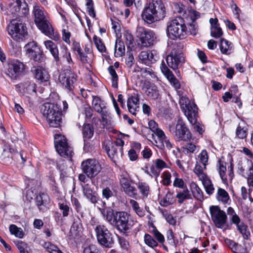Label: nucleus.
<instances>
[{
  "label": "nucleus",
  "mask_w": 253,
  "mask_h": 253,
  "mask_svg": "<svg viewBox=\"0 0 253 253\" xmlns=\"http://www.w3.org/2000/svg\"><path fill=\"white\" fill-rule=\"evenodd\" d=\"M103 218L121 233L125 234L131 229L134 224L130 215L125 211H115L110 207L99 209Z\"/></svg>",
  "instance_id": "nucleus-1"
},
{
  "label": "nucleus",
  "mask_w": 253,
  "mask_h": 253,
  "mask_svg": "<svg viewBox=\"0 0 253 253\" xmlns=\"http://www.w3.org/2000/svg\"><path fill=\"white\" fill-rule=\"evenodd\" d=\"M197 26L194 22L187 26L184 19L178 16L170 20L167 24V34L172 40L185 39L188 35H196Z\"/></svg>",
  "instance_id": "nucleus-2"
},
{
  "label": "nucleus",
  "mask_w": 253,
  "mask_h": 253,
  "mask_svg": "<svg viewBox=\"0 0 253 253\" xmlns=\"http://www.w3.org/2000/svg\"><path fill=\"white\" fill-rule=\"evenodd\" d=\"M166 9L162 0H150L141 13L142 20L148 24L163 20L166 16Z\"/></svg>",
  "instance_id": "nucleus-3"
},
{
  "label": "nucleus",
  "mask_w": 253,
  "mask_h": 253,
  "mask_svg": "<svg viewBox=\"0 0 253 253\" xmlns=\"http://www.w3.org/2000/svg\"><path fill=\"white\" fill-rule=\"evenodd\" d=\"M41 112L51 127H57L62 122V112L56 104L45 103L41 107Z\"/></svg>",
  "instance_id": "nucleus-4"
},
{
  "label": "nucleus",
  "mask_w": 253,
  "mask_h": 253,
  "mask_svg": "<svg viewBox=\"0 0 253 253\" xmlns=\"http://www.w3.org/2000/svg\"><path fill=\"white\" fill-rule=\"evenodd\" d=\"M9 35L18 42L22 41L27 36L28 32L26 25L16 20H12L7 27Z\"/></svg>",
  "instance_id": "nucleus-5"
},
{
  "label": "nucleus",
  "mask_w": 253,
  "mask_h": 253,
  "mask_svg": "<svg viewBox=\"0 0 253 253\" xmlns=\"http://www.w3.org/2000/svg\"><path fill=\"white\" fill-rule=\"evenodd\" d=\"M125 143L121 139H117L112 142L109 140H105L102 143V147L105 149L107 155L111 159L122 157L123 155V148Z\"/></svg>",
  "instance_id": "nucleus-6"
},
{
  "label": "nucleus",
  "mask_w": 253,
  "mask_h": 253,
  "mask_svg": "<svg viewBox=\"0 0 253 253\" xmlns=\"http://www.w3.org/2000/svg\"><path fill=\"white\" fill-rule=\"evenodd\" d=\"M25 55L34 62L38 63L43 62L45 56L41 47L35 41L28 42L24 47Z\"/></svg>",
  "instance_id": "nucleus-7"
},
{
  "label": "nucleus",
  "mask_w": 253,
  "mask_h": 253,
  "mask_svg": "<svg viewBox=\"0 0 253 253\" xmlns=\"http://www.w3.org/2000/svg\"><path fill=\"white\" fill-rule=\"evenodd\" d=\"M54 145L56 151L61 157L71 158L73 154V149L67 143L65 136L60 134H55Z\"/></svg>",
  "instance_id": "nucleus-8"
},
{
  "label": "nucleus",
  "mask_w": 253,
  "mask_h": 253,
  "mask_svg": "<svg viewBox=\"0 0 253 253\" xmlns=\"http://www.w3.org/2000/svg\"><path fill=\"white\" fill-rule=\"evenodd\" d=\"M81 169L87 177L92 179L101 170L102 167L98 161L94 159H87L81 164Z\"/></svg>",
  "instance_id": "nucleus-9"
},
{
  "label": "nucleus",
  "mask_w": 253,
  "mask_h": 253,
  "mask_svg": "<svg viewBox=\"0 0 253 253\" xmlns=\"http://www.w3.org/2000/svg\"><path fill=\"white\" fill-rule=\"evenodd\" d=\"M95 231L98 243L105 247L111 248L114 244L112 234L104 225H98L95 227Z\"/></svg>",
  "instance_id": "nucleus-10"
},
{
  "label": "nucleus",
  "mask_w": 253,
  "mask_h": 253,
  "mask_svg": "<svg viewBox=\"0 0 253 253\" xmlns=\"http://www.w3.org/2000/svg\"><path fill=\"white\" fill-rule=\"evenodd\" d=\"M77 77L75 73L72 72L70 69H67L60 73L58 81L68 91L73 93Z\"/></svg>",
  "instance_id": "nucleus-11"
},
{
  "label": "nucleus",
  "mask_w": 253,
  "mask_h": 253,
  "mask_svg": "<svg viewBox=\"0 0 253 253\" xmlns=\"http://www.w3.org/2000/svg\"><path fill=\"white\" fill-rule=\"evenodd\" d=\"M25 67V65L18 60H11L8 64L6 74L11 79L16 80L24 75Z\"/></svg>",
  "instance_id": "nucleus-12"
},
{
  "label": "nucleus",
  "mask_w": 253,
  "mask_h": 253,
  "mask_svg": "<svg viewBox=\"0 0 253 253\" xmlns=\"http://www.w3.org/2000/svg\"><path fill=\"white\" fill-rule=\"evenodd\" d=\"M174 137L177 141H188L192 138L191 133L184 122L180 119L177 120L175 126Z\"/></svg>",
  "instance_id": "nucleus-13"
},
{
  "label": "nucleus",
  "mask_w": 253,
  "mask_h": 253,
  "mask_svg": "<svg viewBox=\"0 0 253 253\" xmlns=\"http://www.w3.org/2000/svg\"><path fill=\"white\" fill-rule=\"evenodd\" d=\"M210 211L212 221L218 228H223L227 221L225 212L220 209L217 206H211Z\"/></svg>",
  "instance_id": "nucleus-14"
},
{
  "label": "nucleus",
  "mask_w": 253,
  "mask_h": 253,
  "mask_svg": "<svg viewBox=\"0 0 253 253\" xmlns=\"http://www.w3.org/2000/svg\"><path fill=\"white\" fill-rule=\"evenodd\" d=\"M136 36L139 38L143 46L148 47L153 44L154 33L153 31L146 30L143 27H138L136 29Z\"/></svg>",
  "instance_id": "nucleus-15"
},
{
  "label": "nucleus",
  "mask_w": 253,
  "mask_h": 253,
  "mask_svg": "<svg viewBox=\"0 0 253 253\" xmlns=\"http://www.w3.org/2000/svg\"><path fill=\"white\" fill-rule=\"evenodd\" d=\"M8 9L13 14L19 16H25L29 12L28 4L24 0H16L10 3Z\"/></svg>",
  "instance_id": "nucleus-16"
},
{
  "label": "nucleus",
  "mask_w": 253,
  "mask_h": 253,
  "mask_svg": "<svg viewBox=\"0 0 253 253\" xmlns=\"http://www.w3.org/2000/svg\"><path fill=\"white\" fill-rule=\"evenodd\" d=\"M184 61L183 54L175 52H171L166 58L168 66L173 70L177 69L184 62Z\"/></svg>",
  "instance_id": "nucleus-17"
},
{
  "label": "nucleus",
  "mask_w": 253,
  "mask_h": 253,
  "mask_svg": "<svg viewBox=\"0 0 253 253\" xmlns=\"http://www.w3.org/2000/svg\"><path fill=\"white\" fill-rule=\"evenodd\" d=\"M138 58L142 63L149 65L158 60L159 56L156 50H146L140 52Z\"/></svg>",
  "instance_id": "nucleus-18"
},
{
  "label": "nucleus",
  "mask_w": 253,
  "mask_h": 253,
  "mask_svg": "<svg viewBox=\"0 0 253 253\" xmlns=\"http://www.w3.org/2000/svg\"><path fill=\"white\" fill-rule=\"evenodd\" d=\"M16 89L23 95L36 94V84L31 82L27 81L15 85Z\"/></svg>",
  "instance_id": "nucleus-19"
},
{
  "label": "nucleus",
  "mask_w": 253,
  "mask_h": 253,
  "mask_svg": "<svg viewBox=\"0 0 253 253\" xmlns=\"http://www.w3.org/2000/svg\"><path fill=\"white\" fill-rule=\"evenodd\" d=\"M36 25L43 33L49 38L54 40L58 39V36L55 35L54 29L47 19L37 24Z\"/></svg>",
  "instance_id": "nucleus-20"
},
{
  "label": "nucleus",
  "mask_w": 253,
  "mask_h": 253,
  "mask_svg": "<svg viewBox=\"0 0 253 253\" xmlns=\"http://www.w3.org/2000/svg\"><path fill=\"white\" fill-rule=\"evenodd\" d=\"M232 223L236 225L238 230L242 235L244 239H248L251 235L250 232L248 230V226L243 222L241 221L240 218L238 215H234L231 218Z\"/></svg>",
  "instance_id": "nucleus-21"
},
{
  "label": "nucleus",
  "mask_w": 253,
  "mask_h": 253,
  "mask_svg": "<svg viewBox=\"0 0 253 253\" xmlns=\"http://www.w3.org/2000/svg\"><path fill=\"white\" fill-rule=\"evenodd\" d=\"M189 122L195 125L197 123L198 117V107L197 105L192 103L187 107V109L183 111Z\"/></svg>",
  "instance_id": "nucleus-22"
},
{
  "label": "nucleus",
  "mask_w": 253,
  "mask_h": 253,
  "mask_svg": "<svg viewBox=\"0 0 253 253\" xmlns=\"http://www.w3.org/2000/svg\"><path fill=\"white\" fill-rule=\"evenodd\" d=\"M92 106L93 109L97 113L101 114L109 110L107 103L97 96H93Z\"/></svg>",
  "instance_id": "nucleus-23"
},
{
  "label": "nucleus",
  "mask_w": 253,
  "mask_h": 253,
  "mask_svg": "<svg viewBox=\"0 0 253 253\" xmlns=\"http://www.w3.org/2000/svg\"><path fill=\"white\" fill-rule=\"evenodd\" d=\"M153 164L150 167V170L156 179L159 177L161 170L168 167L166 163L161 159L153 161Z\"/></svg>",
  "instance_id": "nucleus-24"
},
{
  "label": "nucleus",
  "mask_w": 253,
  "mask_h": 253,
  "mask_svg": "<svg viewBox=\"0 0 253 253\" xmlns=\"http://www.w3.org/2000/svg\"><path fill=\"white\" fill-rule=\"evenodd\" d=\"M49 203V197L44 193H40L36 197V205L40 211H44Z\"/></svg>",
  "instance_id": "nucleus-25"
},
{
  "label": "nucleus",
  "mask_w": 253,
  "mask_h": 253,
  "mask_svg": "<svg viewBox=\"0 0 253 253\" xmlns=\"http://www.w3.org/2000/svg\"><path fill=\"white\" fill-rule=\"evenodd\" d=\"M139 98L137 94L130 96L127 98V106L129 112L133 115L136 114V112L139 108Z\"/></svg>",
  "instance_id": "nucleus-26"
},
{
  "label": "nucleus",
  "mask_w": 253,
  "mask_h": 253,
  "mask_svg": "<svg viewBox=\"0 0 253 253\" xmlns=\"http://www.w3.org/2000/svg\"><path fill=\"white\" fill-rule=\"evenodd\" d=\"M82 188L84 196L92 203H96L98 200L97 193L93 191L90 186L88 184H86L82 186Z\"/></svg>",
  "instance_id": "nucleus-27"
},
{
  "label": "nucleus",
  "mask_w": 253,
  "mask_h": 253,
  "mask_svg": "<svg viewBox=\"0 0 253 253\" xmlns=\"http://www.w3.org/2000/svg\"><path fill=\"white\" fill-rule=\"evenodd\" d=\"M44 43L46 48L50 51L56 63L60 64L61 62L59 57L58 49L56 44L50 40L45 41Z\"/></svg>",
  "instance_id": "nucleus-28"
},
{
  "label": "nucleus",
  "mask_w": 253,
  "mask_h": 253,
  "mask_svg": "<svg viewBox=\"0 0 253 253\" xmlns=\"http://www.w3.org/2000/svg\"><path fill=\"white\" fill-rule=\"evenodd\" d=\"M154 133L157 136L159 141H160L164 147H166L168 149H170L172 147V144L162 129L160 128L156 129Z\"/></svg>",
  "instance_id": "nucleus-29"
},
{
  "label": "nucleus",
  "mask_w": 253,
  "mask_h": 253,
  "mask_svg": "<svg viewBox=\"0 0 253 253\" xmlns=\"http://www.w3.org/2000/svg\"><path fill=\"white\" fill-rule=\"evenodd\" d=\"M225 244L234 253H245V249L241 245L229 239L225 240Z\"/></svg>",
  "instance_id": "nucleus-30"
},
{
  "label": "nucleus",
  "mask_w": 253,
  "mask_h": 253,
  "mask_svg": "<svg viewBox=\"0 0 253 253\" xmlns=\"http://www.w3.org/2000/svg\"><path fill=\"white\" fill-rule=\"evenodd\" d=\"M34 74L35 78L41 82H47L50 78L48 72L41 67H38L35 69Z\"/></svg>",
  "instance_id": "nucleus-31"
},
{
  "label": "nucleus",
  "mask_w": 253,
  "mask_h": 253,
  "mask_svg": "<svg viewBox=\"0 0 253 253\" xmlns=\"http://www.w3.org/2000/svg\"><path fill=\"white\" fill-rule=\"evenodd\" d=\"M33 13L36 24L47 19L44 13L43 8L38 5H35L34 6Z\"/></svg>",
  "instance_id": "nucleus-32"
},
{
  "label": "nucleus",
  "mask_w": 253,
  "mask_h": 253,
  "mask_svg": "<svg viewBox=\"0 0 253 253\" xmlns=\"http://www.w3.org/2000/svg\"><path fill=\"white\" fill-rule=\"evenodd\" d=\"M176 198L179 204H182L185 200L192 199V195L189 190L186 187L182 191L176 190Z\"/></svg>",
  "instance_id": "nucleus-33"
},
{
  "label": "nucleus",
  "mask_w": 253,
  "mask_h": 253,
  "mask_svg": "<svg viewBox=\"0 0 253 253\" xmlns=\"http://www.w3.org/2000/svg\"><path fill=\"white\" fill-rule=\"evenodd\" d=\"M145 93L148 97L154 100L158 99L160 96L158 87L153 84L146 88Z\"/></svg>",
  "instance_id": "nucleus-34"
},
{
  "label": "nucleus",
  "mask_w": 253,
  "mask_h": 253,
  "mask_svg": "<svg viewBox=\"0 0 253 253\" xmlns=\"http://www.w3.org/2000/svg\"><path fill=\"white\" fill-rule=\"evenodd\" d=\"M220 50L222 54L229 55L233 50V44L224 39L220 40Z\"/></svg>",
  "instance_id": "nucleus-35"
},
{
  "label": "nucleus",
  "mask_w": 253,
  "mask_h": 253,
  "mask_svg": "<svg viewBox=\"0 0 253 253\" xmlns=\"http://www.w3.org/2000/svg\"><path fill=\"white\" fill-rule=\"evenodd\" d=\"M125 46L124 42L120 39H117L115 46L114 55L115 57H121L125 55Z\"/></svg>",
  "instance_id": "nucleus-36"
},
{
  "label": "nucleus",
  "mask_w": 253,
  "mask_h": 253,
  "mask_svg": "<svg viewBox=\"0 0 253 253\" xmlns=\"http://www.w3.org/2000/svg\"><path fill=\"white\" fill-rule=\"evenodd\" d=\"M248 126L245 123H239L236 130V135L240 139L245 138L248 135Z\"/></svg>",
  "instance_id": "nucleus-37"
},
{
  "label": "nucleus",
  "mask_w": 253,
  "mask_h": 253,
  "mask_svg": "<svg viewBox=\"0 0 253 253\" xmlns=\"http://www.w3.org/2000/svg\"><path fill=\"white\" fill-rule=\"evenodd\" d=\"M94 129L93 126L90 124L84 125L82 133L84 139H91L94 135Z\"/></svg>",
  "instance_id": "nucleus-38"
},
{
  "label": "nucleus",
  "mask_w": 253,
  "mask_h": 253,
  "mask_svg": "<svg viewBox=\"0 0 253 253\" xmlns=\"http://www.w3.org/2000/svg\"><path fill=\"white\" fill-rule=\"evenodd\" d=\"M104 127H109L112 125V115L109 110L100 114Z\"/></svg>",
  "instance_id": "nucleus-39"
},
{
  "label": "nucleus",
  "mask_w": 253,
  "mask_h": 253,
  "mask_svg": "<svg viewBox=\"0 0 253 253\" xmlns=\"http://www.w3.org/2000/svg\"><path fill=\"white\" fill-rule=\"evenodd\" d=\"M137 188L143 198H146L150 194V186L146 182H138L137 184Z\"/></svg>",
  "instance_id": "nucleus-40"
},
{
  "label": "nucleus",
  "mask_w": 253,
  "mask_h": 253,
  "mask_svg": "<svg viewBox=\"0 0 253 253\" xmlns=\"http://www.w3.org/2000/svg\"><path fill=\"white\" fill-rule=\"evenodd\" d=\"M191 191L194 197L197 200L202 201L204 200L203 193L201 189L195 183L191 185Z\"/></svg>",
  "instance_id": "nucleus-41"
},
{
  "label": "nucleus",
  "mask_w": 253,
  "mask_h": 253,
  "mask_svg": "<svg viewBox=\"0 0 253 253\" xmlns=\"http://www.w3.org/2000/svg\"><path fill=\"white\" fill-rule=\"evenodd\" d=\"M217 199L224 204H226L229 200V196L224 189L219 188L217 191Z\"/></svg>",
  "instance_id": "nucleus-42"
},
{
  "label": "nucleus",
  "mask_w": 253,
  "mask_h": 253,
  "mask_svg": "<svg viewBox=\"0 0 253 253\" xmlns=\"http://www.w3.org/2000/svg\"><path fill=\"white\" fill-rule=\"evenodd\" d=\"M81 225L76 222H74L72 225L70 233H71V238L73 239L78 238L80 236L81 234Z\"/></svg>",
  "instance_id": "nucleus-43"
},
{
  "label": "nucleus",
  "mask_w": 253,
  "mask_h": 253,
  "mask_svg": "<svg viewBox=\"0 0 253 253\" xmlns=\"http://www.w3.org/2000/svg\"><path fill=\"white\" fill-rule=\"evenodd\" d=\"M89 54L85 52L82 51L78 54V59L80 60L81 63L84 64H90L92 62L91 58L90 57Z\"/></svg>",
  "instance_id": "nucleus-44"
},
{
  "label": "nucleus",
  "mask_w": 253,
  "mask_h": 253,
  "mask_svg": "<svg viewBox=\"0 0 253 253\" xmlns=\"http://www.w3.org/2000/svg\"><path fill=\"white\" fill-rule=\"evenodd\" d=\"M218 172L222 180L225 182L227 181V178L225 175V172L226 171V163L221 161V160L218 161Z\"/></svg>",
  "instance_id": "nucleus-45"
},
{
  "label": "nucleus",
  "mask_w": 253,
  "mask_h": 253,
  "mask_svg": "<svg viewBox=\"0 0 253 253\" xmlns=\"http://www.w3.org/2000/svg\"><path fill=\"white\" fill-rule=\"evenodd\" d=\"M203 184L207 194L211 195L213 193L214 188L211 180L207 177L202 179Z\"/></svg>",
  "instance_id": "nucleus-46"
},
{
  "label": "nucleus",
  "mask_w": 253,
  "mask_h": 253,
  "mask_svg": "<svg viewBox=\"0 0 253 253\" xmlns=\"http://www.w3.org/2000/svg\"><path fill=\"white\" fill-rule=\"evenodd\" d=\"M9 231L11 234L14 235L16 237L19 238H23L24 235L22 229L14 224H11L9 226Z\"/></svg>",
  "instance_id": "nucleus-47"
},
{
  "label": "nucleus",
  "mask_w": 253,
  "mask_h": 253,
  "mask_svg": "<svg viewBox=\"0 0 253 253\" xmlns=\"http://www.w3.org/2000/svg\"><path fill=\"white\" fill-rule=\"evenodd\" d=\"M173 192H170V191H169L167 194L166 195V196L163 199L162 202L163 204L162 205L164 207L168 206L169 205L172 204L175 200L174 197L173 196Z\"/></svg>",
  "instance_id": "nucleus-48"
},
{
  "label": "nucleus",
  "mask_w": 253,
  "mask_h": 253,
  "mask_svg": "<svg viewBox=\"0 0 253 253\" xmlns=\"http://www.w3.org/2000/svg\"><path fill=\"white\" fill-rule=\"evenodd\" d=\"M108 71L110 74L111 76V80L112 83V86L114 88L118 87V76L113 66H110L108 67Z\"/></svg>",
  "instance_id": "nucleus-49"
},
{
  "label": "nucleus",
  "mask_w": 253,
  "mask_h": 253,
  "mask_svg": "<svg viewBox=\"0 0 253 253\" xmlns=\"http://www.w3.org/2000/svg\"><path fill=\"white\" fill-rule=\"evenodd\" d=\"M93 40L98 51L101 52H106V47L102 40L100 38L98 37L96 35H94L93 37Z\"/></svg>",
  "instance_id": "nucleus-50"
},
{
  "label": "nucleus",
  "mask_w": 253,
  "mask_h": 253,
  "mask_svg": "<svg viewBox=\"0 0 253 253\" xmlns=\"http://www.w3.org/2000/svg\"><path fill=\"white\" fill-rule=\"evenodd\" d=\"M43 247L49 253H63L56 246L50 242L44 243Z\"/></svg>",
  "instance_id": "nucleus-51"
},
{
  "label": "nucleus",
  "mask_w": 253,
  "mask_h": 253,
  "mask_svg": "<svg viewBox=\"0 0 253 253\" xmlns=\"http://www.w3.org/2000/svg\"><path fill=\"white\" fill-rule=\"evenodd\" d=\"M58 207L59 210L62 212L63 217H67L70 214V213L72 211V209L66 203H59Z\"/></svg>",
  "instance_id": "nucleus-52"
},
{
  "label": "nucleus",
  "mask_w": 253,
  "mask_h": 253,
  "mask_svg": "<svg viewBox=\"0 0 253 253\" xmlns=\"http://www.w3.org/2000/svg\"><path fill=\"white\" fill-rule=\"evenodd\" d=\"M123 190L128 196L131 197L136 198L138 196L136 189L130 184L124 188Z\"/></svg>",
  "instance_id": "nucleus-53"
},
{
  "label": "nucleus",
  "mask_w": 253,
  "mask_h": 253,
  "mask_svg": "<svg viewBox=\"0 0 253 253\" xmlns=\"http://www.w3.org/2000/svg\"><path fill=\"white\" fill-rule=\"evenodd\" d=\"M198 158L200 162L204 166V169H206L209 160V155L207 151L206 150H203L198 156Z\"/></svg>",
  "instance_id": "nucleus-54"
},
{
  "label": "nucleus",
  "mask_w": 253,
  "mask_h": 253,
  "mask_svg": "<svg viewBox=\"0 0 253 253\" xmlns=\"http://www.w3.org/2000/svg\"><path fill=\"white\" fill-rule=\"evenodd\" d=\"M197 146L193 143H187L181 147V150L185 154L193 153L195 152Z\"/></svg>",
  "instance_id": "nucleus-55"
},
{
  "label": "nucleus",
  "mask_w": 253,
  "mask_h": 253,
  "mask_svg": "<svg viewBox=\"0 0 253 253\" xmlns=\"http://www.w3.org/2000/svg\"><path fill=\"white\" fill-rule=\"evenodd\" d=\"M144 241L146 245L152 248L156 247L158 246V243L157 241L148 234H146L145 235Z\"/></svg>",
  "instance_id": "nucleus-56"
},
{
  "label": "nucleus",
  "mask_w": 253,
  "mask_h": 253,
  "mask_svg": "<svg viewBox=\"0 0 253 253\" xmlns=\"http://www.w3.org/2000/svg\"><path fill=\"white\" fill-rule=\"evenodd\" d=\"M211 35L212 37L217 39L223 35V32L219 26L217 27H211Z\"/></svg>",
  "instance_id": "nucleus-57"
},
{
  "label": "nucleus",
  "mask_w": 253,
  "mask_h": 253,
  "mask_svg": "<svg viewBox=\"0 0 253 253\" xmlns=\"http://www.w3.org/2000/svg\"><path fill=\"white\" fill-rule=\"evenodd\" d=\"M167 241L168 244L171 246H175L174 233L171 229H169L166 233Z\"/></svg>",
  "instance_id": "nucleus-58"
},
{
  "label": "nucleus",
  "mask_w": 253,
  "mask_h": 253,
  "mask_svg": "<svg viewBox=\"0 0 253 253\" xmlns=\"http://www.w3.org/2000/svg\"><path fill=\"white\" fill-rule=\"evenodd\" d=\"M86 6L87 11L90 16L95 18L96 14L93 7V2L92 0H86Z\"/></svg>",
  "instance_id": "nucleus-59"
},
{
  "label": "nucleus",
  "mask_w": 253,
  "mask_h": 253,
  "mask_svg": "<svg viewBox=\"0 0 253 253\" xmlns=\"http://www.w3.org/2000/svg\"><path fill=\"white\" fill-rule=\"evenodd\" d=\"M120 182L123 189L130 184L129 176L126 173H123L120 175Z\"/></svg>",
  "instance_id": "nucleus-60"
},
{
  "label": "nucleus",
  "mask_w": 253,
  "mask_h": 253,
  "mask_svg": "<svg viewBox=\"0 0 253 253\" xmlns=\"http://www.w3.org/2000/svg\"><path fill=\"white\" fill-rule=\"evenodd\" d=\"M181 109L182 111L185 109H187V107L192 103H191L189 99L185 97L182 96L179 101Z\"/></svg>",
  "instance_id": "nucleus-61"
},
{
  "label": "nucleus",
  "mask_w": 253,
  "mask_h": 253,
  "mask_svg": "<svg viewBox=\"0 0 253 253\" xmlns=\"http://www.w3.org/2000/svg\"><path fill=\"white\" fill-rule=\"evenodd\" d=\"M167 79L170 82L171 84L175 88L179 89L180 88V84L178 80L175 78L174 75L172 74L169 77H167Z\"/></svg>",
  "instance_id": "nucleus-62"
},
{
  "label": "nucleus",
  "mask_w": 253,
  "mask_h": 253,
  "mask_svg": "<svg viewBox=\"0 0 253 253\" xmlns=\"http://www.w3.org/2000/svg\"><path fill=\"white\" fill-rule=\"evenodd\" d=\"M194 171L201 179L207 177V176L203 172V168L198 163V162H197Z\"/></svg>",
  "instance_id": "nucleus-63"
},
{
  "label": "nucleus",
  "mask_w": 253,
  "mask_h": 253,
  "mask_svg": "<svg viewBox=\"0 0 253 253\" xmlns=\"http://www.w3.org/2000/svg\"><path fill=\"white\" fill-rule=\"evenodd\" d=\"M83 253H100L97 247L94 245H90L85 248Z\"/></svg>",
  "instance_id": "nucleus-64"
}]
</instances>
